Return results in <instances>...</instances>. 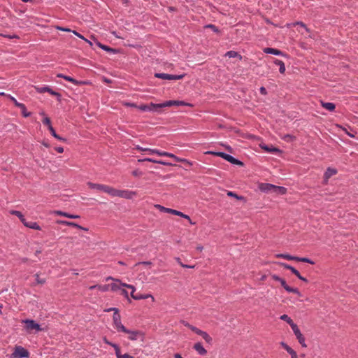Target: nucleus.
Instances as JSON below:
<instances>
[{
	"label": "nucleus",
	"instance_id": "21",
	"mask_svg": "<svg viewBox=\"0 0 358 358\" xmlns=\"http://www.w3.org/2000/svg\"><path fill=\"white\" fill-rule=\"evenodd\" d=\"M87 186L91 189H96L97 191L103 192V187L105 185L103 184H97L93 183L91 182H88L87 183Z\"/></svg>",
	"mask_w": 358,
	"mask_h": 358
},
{
	"label": "nucleus",
	"instance_id": "1",
	"mask_svg": "<svg viewBox=\"0 0 358 358\" xmlns=\"http://www.w3.org/2000/svg\"><path fill=\"white\" fill-rule=\"evenodd\" d=\"M136 149L137 150L140 151V152L148 151L150 154H157L159 156L169 157L173 158L177 162H184V163H186V164H187L189 165H192V163L190 162H189L187 159L178 157L177 156H176L173 154L170 153V152H162V151H159V150H156V149H150V148H143V147H141L139 145H136Z\"/></svg>",
	"mask_w": 358,
	"mask_h": 358
},
{
	"label": "nucleus",
	"instance_id": "31",
	"mask_svg": "<svg viewBox=\"0 0 358 358\" xmlns=\"http://www.w3.org/2000/svg\"><path fill=\"white\" fill-rule=\"evenodd\" d=\"M10 213H11L12 215H16L17 217H18L20 218V221H21L23 224H24V223H25L26 220H25V218L24 217V216H23V215L22 214V213H21V212L17 211V210H12V211H10Z\"/></svg>",
	"mask_w": 358,
	"mask_h": 358
},
{
	"label": "nucleus",
	"instance_id": "54",
	"mask_svg": "<svg viewBox=\"0 0 358 358\" xmlns=\"http://www.w3.org/2000/svg\"><path fill=\"white\" fill-rule=\"evenodd\" d=\"M283 259H287V260H295L296 261V257L292 256V255H289L288 254H284V258Z\"/></svg>",
	"mask_w": 358,
	"mask_h": 358
},
{
	"label": "nucleus",
	"instance_id": "35",
	"mask_svg": "<svg viewBox=\"0 0 358 358\" xmlns=\"http://www.w3.org/2000/svg\"><path fill=\"white\" fill-rule=\"evenodd\" d=\"M49 131H50L51 134L57 139L59 140V141H65L66 140L61 137L60 136L57 135L55 132V130L54 129V128L52 127V126H50V129Z\"/></svg>",
	"mask_w": 358,
	"mask_h": 358
},
{
	"label": "nucleus",
	"instance_id": "28",
	"mask_svg": "<svg viewBox=\"0 0 358 358\" xmlns=\"http://www.w3.org/2000/svg\"><path fill=\"white\" fill-rule=\"evenodd\" d=\"M8 98L11 101H13V103H14V105L18 108H20V109H24V103H19L13 96H12L11 95H8Z\"/></svg>",
	"mask_w": 358,
	"mask_h": 358
},
{
	"label": "nucleus",
	"instance_id": "44",
	"mask_svg": "<svg viewBox=\"0 0 358 358\" xmlns=\"http://www.w3.org/2000/svg\"><path fill=\"white\" fill-rule=\"evenodd\" d=\"M207 153L210 154V155H215V156L220 157L223 159H224V155H225V154H226V153L222 152H213V151H209Z\"/></svg>",
	"mask_w": 358,
	"mask_h": 358
},
{
	"label": "nucleus",
	"instance_id": "25",
	"mask_svg": "<svg viewBox=\"0 0 358 358\" xmlns=\"http://www.w3.org/2000/svg\"><path fill=\"white\" fill-rule=\"evenodd\" d=\"M322 106L329 111H333L336 108L335 104L330 102H322Z\"/></svg>",
	"mask_w": 358,
	"mask_h": 358
},
{
	"label": "nucleus",
	"instance_id": "59",
	"mask_svg": "<svg viewBox=\"0 0 358 358\" xmlns=\"http://www.w3.org/2000/svg\"><path fill=\"white\" fill-rule=\"evenodd\" d=\"M280 345H281V346H282V348H284L287 352H288V351L291 349V348H290L288 345H287L285 343H284V342H281V343H280Z\"/></svg>",
	"mask_w": 358,
	"mask_h": 358
},
{
	"label": "nucleus",
	"instance_id": "58",
	"mask_svg": "<svg viewBox=\"0 0 358 358\" xmlns=\"http://www.w3.org/2000/svg\"><path fill=\"white\" fill-rule=\"evenodd\" d=\"M185 326H186L187 327H188L189 329H191L192 331L195 332V331L196 330L197 327H194V326H192L190 324L186 322L185 323Z\"/></svg>",
	"mask_w": 358,
	"mask_h": 358
},
{
	"label": "nucleus",
	"instance_id": "22",
	"mask_svg": "<svg viewBox=\"0 0 358 358\" xmlns=\"http://www.w3.org/2000/svg\"><path fill=\"white\" fill-rule=\"evenodd\" d=\"M337 173V171L336 169H331V168H328L326 171V172L324 173V179L326 180V182H327V180L334 175L336 174Z\"/></svg>",
	"mask_w": 358,
	"mask_h": 358
},
{
	"label": "nucleus",
	"instance_id": "18",
	"mask_svg": "<svg viewBox=\"0 0 358 358\" xmlns=\"http://www.w3.org/2000/svg\"><path fill=\"white\" fill-rule=\"evenodd\" d=\"M117 190L116 189L110 187V186H108V185H104V187H103V192H105V193H107L108 194H109L110 196H116V194H117Z\"/></svg>",
	"mask_w": 358,
	"mask_h": 358
},
{
	"label": "nucleus",
	"instance_id": "2",
	"mask_svg": "<svg viewBox=\"0 0 358 358\" xmlns=\"http://www.w3.org/2000/svg\"><path fill=\"white\" fill-rule=\"evenodd\" d=\"M113 311L114 312V314L113 316V322L114 327L119 332L127 331V329L121 322V316L119 314L118 309H113Z\"/></svg>",
	"mask_w": 358,
	"mask_h": 358
},
{
	"label": "nucleus",
	"instance_id": "8",
	"mask_svg": "<svg viewBox=\"0 0 358 358\" xmlns=\"http://www.w3.org/2000/svg\"><path fill=\"white\" fill-rule=\"evenodd\" d=\"M292 329L293 330L294 335L296 336L299 343L301 345V346L303 348H306L307 345L305 342V338H304L303 335L301 334L298 326L296 324L295 326H294L292 328Z\"/></svg>",
	"mask_w": 358,
	"mask_h": 358
},
{
	"label": "nucleus",
	"instance_id": "53",
	"mask_svg": "<svg viewBox=\"0 0 358 358\" xmlns=\"http://www.w3.org/2000/svg\"><path fill=\"white\" fill-rule=\"evenodd\" d=\"M120 294L121 295L124 296L127 299L129 298L128 292L125 289H124L123 287H122L121 289L120 290Z\"/></svg>",
	"mask_w": 358,
	"mask_h": 358
},
{
	"label": "nucleus",
	"instance_id": "36",
	"mask_svg": "<svg viewBox=\"0 0 358 358\" xmlns=\"http://www.w3.org/2000/svg\"><path fill=\"white\" fill-rule=\"evenodd\" d=\"M226 56L229 57H238L239 59H241V56L236 52L235 51H228L226 55Z\"/></svg>",
	"mask_w": 358,
	"mask_h": 358
},
{
	"label": "nucleus",
	"instance_id": "42",
	"mask_svg": "<svg viewBox=\"0 0 358 358\" xmlns=\"http://www.w3.org/2000/svg\"><path fill=\"white\" fill-rule=\"evenodd\" d=\"M178 216H180V217H183V218H185V219H187V220L189 222V223H190L191 224H195V222H192V220H191V218L189 217V215H185V214H184L183 213H182V212H180V211H179V213H178Z\"/></svg>",
	"mask_w": 358,
	"mask_h": 358
},
{
	"label": "nucleus",
	"instance_id": "33",
	"mask_svg": "<svg viewBox=\"0 0 358 358\" xmlns=\"http://www.w3.org/2000/svg\"><path fill=\"white\" fill-rule=\"evenodd\" d=\"M34 88L38 93H44V92H50V87L48 86H45V87L35 86Z\"/></svg>",
	"mask_w": 358,
	"mask_h": 358
},
{
	"label": "nucleus",
	"instance_id": "15",
	"mask_svg": "<svg viewBox=\"0 0 358 358\" xmlns=\"http://www.w3.org/2000/svg\"><path fill=\"white\" fill-rule=\"evenodd\" d=\"M224 159L233 164L240 165V166L243 165V162L235 159L234 157H232L231 155H229L228 154H225V155H224Z\"/></svg>",
	"mask_w": 358,
	"mask_h": 358
},
{
	"label": "nucleus",
	"instance_id": "23",
	"mask_svg": "<svg viewBox=\"0 0 358 358\" xmlns=\"http://www.w3.org/2000/svg\"><path fill=\"white\" fill-rule=\"evenodd\" d=\"M264 52L267 54H273L275 55H282V52L280 50H279L278 49L272 48H266L264 49Z\"/></svg>",
	"mask_w": 358,
	"mask_h": 358
},
{
	"label": "nucleus",
	"instance_id": "38",
	"mask_svg": "<svg viewBox=\"0 0 358 358\" xmlns=\"http://www.w3.org/2000/svg\"><path fill=\"white\" fill-rule=\"evenodd\" d=\"M296 261L301 262H306V263H308V264H315V262L313 261H312L311 259H310L308 258H306V257H296Z\"/></svg>",
	"mask_w": 358,
	"mask_h": 358
},
{
	"label": "nucleus",
	"instance_id": "62",
	"mask_svg": "<svg viewBox=\"0 0 358 358\" xmlns=\"http://www.w3.org/2000/svg\"><path fill=\"white\" fill-rule=\"evenodd\" d=\"M48 92L50 93V94L53 95V96H57L58 97L60 96V94L53 91L51 88H50V92Z\"/></svg>",
	"mask_w": 358,
	"mask_h": 358
},
{
	"label": "nucleus",
	"instance_id": "37",
	"mask_svg": "<svg viewBox=\"0 0 358 358\" xmlns=\"http://www.w3.org/2000/svg\"><path fill=\"white\" fill-rule=\"evenodd\" d=\"M155 208L164 213H170L171 211V208L164 207L159 204L155 205Z\"/></svg>",
	"mask_w": 358,
	"mask_h": 358
},
{
	"label": "nucleus",
	"instance_id": "11",
	"mask_svg": "<svg viewBox=\"0 0 358 358\" xmlns=\"http://www.w3.org/2000/svg\"><path fill=\"white\" fill-rule=\"evenodd\" d=\"M281 285L283 287V288L288 292H292V293H294V294H296L298 296H301V292L299 291V289L297 288H293V287H289L287 283H286V281L284 280V279H282L280 281Z\"/></svg>",
	"mask_w": 358,
	"mask_h": 358
},
{
	"label": "nucleus",
	"instance_id": "14",
	"mask_svg": "<svg viewBox=\"0 0 358 358\" xmlns=\"http://www.w3.org/2000/svg\"><path fill=\"white\" fill-rule=\"evenodd\" d=\"M57 223H58L59 224H62V225H65V226H69V227H76V228L80 229L87 231V229L84 228V227H81V226L78 225V224H76L75 222H69V221H66V220H57Z\"/></svg>",
	"mask_w": 358,
	"mask_h": 358
},
{
	"label": "nucleus",
	"instance_id": "56",
	"mask_svg": "<svg viewBox=\"0 0 358 358\" xmlns=\"http://www.w3.org/2000/svg\"><path fill=\"white\" fill-rule=\"evenodd\" d=\"M122 286H123V287H127V288L131 289V293L134 294L136 289L133 285L125 283V284H122Z\"/></svg>",
	"mask_w": 358,
	"mask_h": 358
},
{
	"label": "nucleus",
	"instance_id": "26",
	"mask_svg": "<svg viewBox=\"0 0 358 358\" xmlns=\"http://www.w3.org/2000/svg\"><path fill=\"white\" fill-rule=\"evenodd\" d=\"M280 318L282 320L287 322L290 325L291 328L296 325V324L294 323L293 320L287 315L284 314L281 315Z\"/></svg>",
	"mask_w": 358,
	"mask_h": 358
},
{
	"label": "nucleus",
	"instance_id": "50",
	"mask_svg": "<svg viewBox=\"0 0 358 358\" xmlns=\"http://www.w3.org/2000/svg\"><path fill=\"white\" fill-rule=\"evenodd\" d=\"M227 195L229 196H233L237 199H243L242 196H239L236 193H234L233 192H230V191L227 192Z\"/></svg>",
	"mask_w": 358,
	"mask_h": 358
},
{
	"label": "nucleus",
	"instance_id": "7",
	"mask_svg": "<svg viewBox=\"0 0 358 358\" xmlns=\"http://www.w3.org/2000/svg\"><path fill=\"white\" fill-rule=\"evenodd\" d=\"M155 76L164 80H180L184 78L185 75H171L162 73H157Z\"/></svg>",
	"mask_w": 358,
	"mask_h": 358
},
{
	"label": "nucleus",
	"instance_id": "60",
	"mask_svg": "<svg viewBox=\"0 0 358 358\" xmlns=\"http://www.w3.org/2000/svg\"><path fill=\"white\" fill-rule=\"evenodd\" d=\"M22 113L24 117H29L30 115V113L27 112L26 106H24V109H21Z\"/></svg>",
	"mask_w": 358,
	"mask_h": 358
},
{
	"label": "nucleus",
	"instance_id": "30",
	"mask_svg": "<svg viewBox=\"0 0 358 358\" xmlns=\"http://www.w3.org/2000/svg\"><path fill=\"white\" fill-rule=\"evenodd\" d=\"M262 149H264V150L268 152H272V153H277V152H280V150L277 148H274L273 146L271 147H269L268 145H264V146H262Z\"/></svg>",
	"mask_w": 358,
	"mask_h": 358
},
{
	"label": "nucleus",
	"instance_id": "57",
	"mask_svg": "<svg viewBox=\"0 0 358 358\" xmlns=\"http://www.w3.org/2000/svg\"><path fill=\"white\" fill-rule=\"evenodd\" d=\"M35 276H36V280L37 283H38V284L45 283V280L44 279L40 278L38 274H36Z\"/></svg>",
	"mask_w": 358,
	"mask_h": 358
},
{
	"label": "nucleus",
	"instance_id": "47",
	"mask_svg": "<svg viewBox=\"0 0 358 358\" xmlns=\"http://www.w3.org/2000/svg\"><path fill=\"white\" fill-rule=\"evenodd\" d=\"M43 123L48 126V129H50V126L51 125L50 119L48 117H45L42 120Z\"/></svg>",
	"mask_w": 358,
	"mask_h": 358
},
{
	"label": "nucleus",
	"instance_id": "49",
	"mask_svg": "<svg viewBox=\"0 0 358 358\" xmlns=\"http://www.w3.org/2000/svg\"><path fill=\"white\" fill-rule=\"evenodd\" d=\"M53 214L57 215L64 216L66 217H67V216H68L67 213H65V212H63L61 210H55V211H53Z\"/></svg>",
	"mask_w": 358,
	"mask_h": 358
},
{
	"label": "nucleus",
	"instance_id": "5",
	"mask_svg": "<svg viewBox=\"0 0 358 358\" xmlns=\"http://www.w3.org/2000/svg\"><path fill=\"white\" fill-rule=\"evenodd\" d=\"M13 357L14 358H24L29 357V352L21 346H17L15 348L13 353L12 354Z\"/></svg>",
	"mask_w": 358,
	"mask_h": 358
},
{
	"label": "nucleus",
	"instance_id": "51",
	"mask_svg": "<svg viewBox=\"0 0 358 358\" xmlns=\"http://www.w3.org/2000/svg\"><path fill=\"white\" fill-rule=\"evenodd\" d=\"M299 279L307 282H308V280L303 277L302 275H301L300 273L296 270V272L294 273Z\"/></svg>",
	"mask_w": 358,
	"mask_h": 358
},
{
	"label": "nucleus",
	"instance_id": "6",
	"mask_svg": "<svg viewBox=\"0 0 358 358\" xmlns=\"http://www.w3.org/2000/svg\"><path fill=\"white\" fill-rule=\"evenodd\" d=\"M22 322H24L26 324L25 329L28 331H31L33 330H35L36 331H40L42 330L40 325L36 323L34 320H23Z\"/></svg>",
	"mask_w": 358,
	"mask_h": 358
},
{
	"label": "nucleus",
	"instance_id": "4",
	"mask_svg": "<svg viewBox=\"0 0 358 358\" xmlns=\"http://www.w3.org/2000/svg\"><path fill=\"white\" fill-rule=\"evenodd\" d=\"M124 333H126L128 334V339L131 341H136L138 339H141V341H143L144 339V334L142 331L135 330V331H131L127 329V331H123Z\"/></svg>",
	"mask_w": 358,
	"mask_h": 358
},
{
	"label": "nucleus",
	"instance_id": "64",
	"mask_svg": "<svg viewBox=\"0 0 358 358\" xmlns=\"http://www.w3.org/2000/svg\"><path fill=\"white\" fill-rule=\"evenodd\" d=\"M120 358H133V357L127 353L121 355Z\"/></svg>",
	"mask_w": 358,
	"mask_h": 358
},
{
	"label": "nucleus",
	"instance_id": "17",
	"mask_svg": "<svg viewBox=\"0 0 358 358\" xmlns=\"http://www.w3.org/2000/svg\"><path fill=\"white\" fill-rule=\"evenodd\" d=\"M193 348L200 355H205L207 354V350L202 346L201 343H196L194 345Z\"/></svg>",
	"mask_w": 358,
	"mask_h": 358
},
{
	"label": "nucleus",
	"instance_id": "10",
	"mask_svg": "<svg viewBox=\"0 0 358 358\" xmlns=\"http://www.w3.org/2000/svg\"><path fill=\"white\" fill-rule=\"evenodd\" d=\"M112 280L115 281V282L110 284V289H111L112 291H113V292L119 291L120 292L121 288L123 287V286H122L123 283H121L118 279H115L112 277H108L106 278V280Z\"/></svg>",
	"mask_w": 358,
	"mask_h": 358
},
{
	"label": "nucleus",
	"instance_id": "48",
	"mask_svg": "<svg viewBox=\"0 0 358 358\" xmlns=\"http://www.w3.org/2000/svg\"><path fill=\"white\" fill-rule=\"evenodd\" d=\"M293 24L294 26H295V25H299V26H301V27H303L308 33V32H310V29H309L306 26V24H305L303 22H295V23H294V24Z\"/></svg>",
	"mask_w": 358,
	"mask_h": 358
},
{
	"label": "nucleus",
	"instance_id": "55",
	"mask_svg": "<svg viewBox=\"0 0 358 358\" xmlns=\"http://www.w3.org/2000/svg\"><path fill=\"white\" fill-rule=\"evenodd\" d=\"M287 352L291 355V358H298L296 352L292 348H291Z\"/></svg>",
	"mask_w": 358,
	"mask_h": 358
},
{
	"label": "nucleus",
	"instance_id": "3",
	"mask_svg": "<svg viewBox=\"0 0 358 358\" xmlns=\"http://www.w3.org/2000/svg\"><path fill=\"white\" fill-rule=\"evenodd\" d=\"M138 108L142 111H150L160 113L162 108V103H150L149 104H142L138 106Z\"/></svg>",
	"mask_w": 358,
	"mask_h": 358
},
{
	"label": "nucleus",
	"instance_id": "52",
	"mask_svg": "<svg viewBox=\"0 0 358 358\" xmlns=\"http://www.w3.org/2000/svg\"><path fill=\"white\" fill-rule=\"evenodd\" d=\"M299 279L307 282H308V280L303 277L302 275H301L300 273L296 270V272L294 273Z\"/></svg>",
	"mask_w": 358,
	"mask_h": 358
},
{
	"label": "nucleus",
	"instance_id": "27",
	"mask_svg": "<svg viewBox=\"0 0 358 358\" xmlns=\"http://www.w3.org/2000/svg\"><path fill=\"white\" fill-rule=\"evenodd\" d=\"M24 225L27 227L36 229V230H41V227L36 223V222H29L25 221V223H24Z\"/></svg>",
	"mask_w": 358,
	"mask_h": 358
},
{
	"label": "nucleus",
	"instance_id": "39",
	"mask_svg": "<svg viewBox=\"0 0 358 358\" xmlns=\"http://www.w3.org/2000/svg\"><path fill=\"white\" fill-rule=\"evenodd\" d=\"M201 336H202V338L205 340L206 342H207L208 343H210L212 342V338L206 332V331H203L202 332Z\"/></svg>",
	"mask_w": 358,
	"mask_h": 358
},
{
	"label": "nucleus",
	"instance_id": "61",
	"mask_svg": "<svg viewBox=\"0 0 358 358\" xmlns=\"http://www.w3.org/2000/svg\"><path fill=\"white\" fill-rule=\"evenodd\" d=\"M206 27H207V28H210V29H211L213 31H214L215 32L218 31L217 28L215 25H213V24H208V25H207Z\"/></svg>",
	"mask_w": 358,
	"mask_h": 358
},
{
	"label": "nucleus",
	"instance_id": "16",
	"mask_svg": "<svg viewBox=\"0 0 358 358\" xmlns=\"http://www.w3.org/2000/svg\"><path fill=\"white\" fill-rule=\"evenodd\" d=\"M138 162H152V163H155V164H162V165H164V166H172V164H171L169 162H164V161H162V160H156V159H151V158H145L143 159H139Z\"/></svg>",
	"mask_w": 358,
	"mask_h": 358
},
{
	"label": "nucleus",
	"instance_id": "45",
	"mask_svg": "<svg viewBox=\"0 0 358 358\" xmlns=\"http://www.w3.org/2000/svg\"><path fill=\"white\" fill-rule=\"evenodd\" d=\"M176 261L183 268H194V266H190V265H187L186 263H182L181 261H180V258H177L176 259Z\"/></svg>",
	"mask_w": 358,
	"mask_h": 358
},
{
	"label": "nucleus",
	"instance_id": "20",
	"mask_svg": "<svg viewBox=\"0 0 358 358\" xmlns=\"http://www.w3.org/2000/svg\"><path fill=\"white\" fill-rule=\"evenodd\" d=\"M287 192V189L284 187L273 185V193L278 195H283Z\"/></svg>",
	"mask_w": 358,
	"mask_h": 358
},
{
	"label": "nucleus",
	"instance_id": "13",
	"mask_svg": "<svg viewBox=\"0 0 358 358\" xmlns=\"http://www.w3.org/2000/svg\"><path fill=\"white\" fill-rule=\"evenodd\" d=\"M273 185L269 183H259L258 185L259 189L264 192L273 193Z\"/></svg>",
	"mask_w": 358,
	"mask_h": 358
},
{
	"label": "nucleus",
	"instance_id": "46",
	"mask_svg": "<svg viewBox=\"0 0 358 358\" xmlns=\"http://www.w3.org/2000/svg\"><path fill=\"white\" fill-rule=\"evenodd\" d=\"M176 261L183 268H194V266H190V265H187L186 263H182L181 261H180V258H177L176 259Z\"/></svg>",
	"mask_w": 358,
	"mask_h": 358
},
{
	"label": "nucleus",
	"instance_id": "29",
	"mask_svg": "<svg viewBox=\"0 0 358 358\" xmlns=\"http://www.w3.org/2000/svg\"><path fill=\"white\" fill-rule=\"evenodd\" d=\"M57 76L59 77V78H62L65 79L66 80L69 81V82H71V83H72L73 84H76V85H77L78 83V82L76 80H75L74 78H71L70 76H64V75H63L62 73H58L57 75Z\"/></svg>",
	"mask_w": 358,
	"mask_h": 358
},
{
	"label": "nucleus",
	"instance_id": "19",
	"mask_svg": "<svg viewBox=\"0 0 358 358\" xmlns=\"http://www.w3.org/2000/svg\"><path fill=\"white\" fill-rule=\"evenodd\" d=\"M131 296L135 300L145 299L148 298H151L152 301H155V298L151 294L143 295V294H134L133 293H131Z\"/></svg>",
	"mask_w": 358,
	"mask_h": 358
},
{
	"label": "nucleus",
	"instance_id": "34",
	"mask_svg": "<svg viewBox=\"0 0 358 358\" xmlns=\"http://www.w3.org/2000/svg\"><path fill=\"white\" fill-rule=\"evenodd\" d=\"M97 45L101 48V49L107 51V52H116V50L107 46V45H103L101 43H100L99 42L97 43Z\"/></svg>",
	"mask_w": 358,
	"mask_h": 358
},
{
	"label": "nucleus",
	"instance_id": "41",
	"mask_svg": "<svg viewBox=\"0 0 358 358\" xmlns=\"http://www.w3.org/2000/svg\"><path fill=\"white\" fill-rule=\"evenodd\" d=\"M111 346L113 348H114V349H115L117 358H120L122 354H121L120 349L119 346L116 344H111Z\"/></svg>",
	"mask_w": 358,
	"mask_h": 358
},
{
	"label": "nucleus",
	"instance_id": "43",
	"mask_svg": "<svg viewBox=\"0 0 358 358\" xmlns=\"http://www.w3.org/2000/svg\"><path fill=\"white\" fill-rule=\"evenodd\" d=\"M207 153L210 154V155H215V156L220 157L223 159H224V155H225V154H226V153L222 152H213V151H209Z\"/></svg>",
	"mask_w": 358,
	"mask_h": 358
},
{
	"label": "nucleus",
	"instance_id": "40",
	"mask_svg": "<svg viewBox=\"0 0 358 358\" xmlns=\"http://www.w3.org/2000/svg\"><path fill=\"white\" fill-rule=\"evenodd\" d=\"M97 289L101 292H107L110 289V284L108 285H99Z\"/></svg>",
	"mask_w": 358,
	"mask_h": 358
},
{
	"label": "nucleus",
	"instance_id": "24",
	"mask_svg": "<svg viewBox=\"0 0 358 358\" xmlns=\"http://www.w3.org/2000/svg\"><path fill=\"white\" fill-rule=\"evenodd\" d=\"M273 62L275 64L279 66V71L280 73H284L285 71V66L282 61L275 59Z\"/></svg>",
	"mask_w": 358,
	"mask_h": 358
},
{
	"label": "nucleus",
	"instance_id": "9",
	"mask_svg": "<svg viewBox=\"0 0 358 358\" xmlns=\"http://www.w3.org/2000/svg\"><path fill=\"white\" fill-rule=\"evenodd\" d=\"M136 194L135 192L129 191V190H127V189H124V190H119V189H117V190L116 196L131 199Z\"/></svg>",
	"mask_w": 358,
	"mask_h": 358
},
{
	"label": "nucleus",
	"instance_id": "32",
	"mask_svg": "<svg viewBox=\"0 0 358 358\" xmlns=\"http://www.w3.org/2000/svg\"><path fill=\"white\" fill-rule=\"evenodd\" d=\"M278 265H280V266H282V267H284L285 268H287V269H288V270L291 271V272H292L293 274H294V273L296 272V269L295 268H294L293 266H290V265H289V264H285V263L278 262Z\"/></svg>",
	"mask_w": 358,
	"mask_h": 358
},
{
	"label": "nucleus",
	"instance_id": "63",
	"mask_svg": "<svg viewBox=\"0 0 358 358\" xmlns=\"http://www.w3.org/2000/svg\"><path fill=\"white\" fill-rule=\"evenodd\" d=\"M57 29H59V30L63 31H67V32L72 31L69 28H64V27H57Z\"/></svg>",
	"mask_w": 358,
	"mask_h": 358
},
{
	"label": "nucleus",
	"instance_id": "12",
	"mask_svg": "<svg viewBox=\"0 0 358 358\" xmlns=\"http://www.w3.org/2000/svg\"><path fill=\"white\" fill-rule=\"evenodd\" d=\"M189 104L182 101H167L162 103V108L171 107L173 106H189Z\"/></svg>",
	"mask_w": 358,
	"mask_h": 358
}]
</instances>
